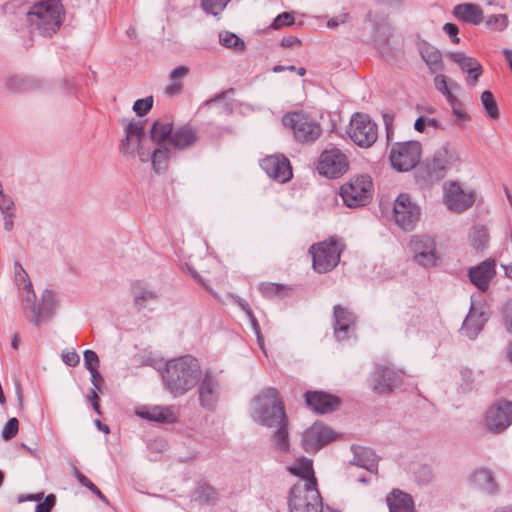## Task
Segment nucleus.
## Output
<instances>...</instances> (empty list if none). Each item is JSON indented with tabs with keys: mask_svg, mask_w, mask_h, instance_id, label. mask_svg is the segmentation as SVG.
Returning a JSON list of instances; mask_svg holds the SVG:
<instances>
[{
	"mask_svg": "<svg viewBox=\"0 0 512 512\" xmlns=\"http://www.w3.org/2000/svg\"><path fill=\"white\" fill-rule=\"evenodd\" d=\"M157 295L155 292L150 290H143L135 295V304L141 309L144 307V303L149 300H155Z\"/></svg>",
	"mask_w": 512,
	"mask_h": 512,
	"instance_id": "53",
	"label": "nucleus"
},
{
	"mask_svg": "<svg viewBox=\"0 0 512 512\" xmlns=\"http://www.w3.org/2000/svg\"><path fill=\"white\" fill-rule=\"evenodd\" d=\"M234 93V89L233 88H230L228 89L227 91H224L222 93H220L219 95H217L215 98L209 100L207 102V104H211V103H221V102H224L223 103V109L224 111L227 113V114H230L232 112V105L228 102H225V100L227 99L228 95L229 94H233Z\"/></svg>",
	"mask_w": 512,
	"mask_h": 512,
	"instance_id": "50",
	"label": "nucleus"
},
{
	"mask_svg": "<svg viewBox=\"0 0 512 512\" xmlns=\"http://www.w3.org/2000/svg\"><path fill=\"white\" fill-rule=\"evenodd\" d=\"M395 223L404 231H412L420 219V207L408 194H400L394 202Z\"/></svg>",
	"mask_w": 512,
	"mask_h": 512,
	"instance_id": "12",
	"label": "nucleus"
},
{
	"mask_svg": "<svg viewBox=\"0 0 512 512\" xmlns=\"http://www.w3.org/2000/svg\"><path fill=\"white\" fill-rule=\"evenodd\" d=\"M276 432L273 434V443L280 451H287L289 448V435L287 428V420L279 423Z\"/></svg>",
	"mask_w": 512,
	"mask_h": 512,
	"instance_id": "41",
	"label": "nucleus"
},
{
	"mask_svg": "<svg viewBox=\"0 0 512 512\" xmlns=\"http://www.w3.org/2000/svg\"><path fill=\"white\" fill-rule=\"evenodd\" d=\"M282 123L290 128L294 138L303 144L314 143L322 134L320 123L304 112L287 113L283 116Z\"/></svg>",
	"mask_w": 512,
	"mask_h": 512,
	"instance_id": "6",
	"label": "nucleus"
},
{
	"mask_svg": "<svg viewBox=\"0 0 512 512\" xmlns=\"http://www.w3.org/2000/svg\"><path fill=\"white\" fill-rule=\"evenodd\" d=\"M458 161V152L454 148L444 145L435 151L432 159L427 163V171L431 178L439 180L444 178L446 172Z\"/></svg>",
	"mask_w": 512,
	"mask_h": 512,
	"instance_id": "15",
	"label": "nucleus"
},
{
	"mask_svg": "<svg viewBox=\"0 0 512 512\" xmlns=\"http://www.w3.org/2000/svg\"><path fill=\"white\" fill-rule=\"evenodd\" d=\"M153 107V97L148 96L134 102L133 110L138 116L146 115Z\"/></svg>",
	"mask_w": 512,
	"mask_h": 512,
	"instance_id": "47",
	"label": "nucleus"
},
{
	"mask_svg": "<svg viewBox=\"0 0 512 512\" xmlns=\"http://www.w3.org/2000/svg\"><path fill=\"white\" fill-rule=\"evenodd\" d=\"M487 318L483 311H479L474 302H471V307L468 315L466 316L461 331L470 339H474L482 330Z\"/></svg>",
	"mask_w": 512,
	"mask_h": 512,
	"instance_id": "27",
	"label": "nucleus"
},
{
	"mask_svg": "<svg viewBox=\"0 0 512 512\" xmlns=\"http://www.w3.org/2000/svg\"><path fill=\"white\" fill-rule=\"evenodd\" d=\"M389 512H415L414 501L411 495L394 489L386 498Z\"/></svg>",
	"mask_w": 512,
	"mask_h": 512,
	"instance_id": "30",
	"label": "nucleus"
},
{
	"mask_svg": "<svg viewBox=\"0 0 512 512\" xmlns=\"http://www.w3.org/2000/svg\"><path fill=\"white\" fill-rule=\"evenodd\" d=\"M251 415L256 422L268 428L286 421L284 403L277 389L269 387L261 391L253 399Z\"/></svg>",
	"mask_w": 512,
	"mask_h": 512,
	"instance_id": "4",
	"label": "nucleus"
},
{
	"mask_svg": "<svg viewBox=\"0 0 512 512\" xmlns=\"http://www.w3.org/2000/svg\"><path fill=\"white\" fill-rule=\"evenodd\" d=\"M201 375L199 361L185 355L168 361L162 378L166 389L179 397L190 391L200 381Z\"/></svg>",
	"mask_w": 512,
	"mask_h": 512,
	"instance_id": "2",
	"label": "nucleus"
},
{
	"mask_svg": "<svg viewBox=\"0 0 512 512\" xmlns=\"http://www.w3.org/2000/svg\"><path fill=\"white\" fill-rule=\"evenodd\" d=\"M421 144L418 141L395 143L390 152L392 166L398 171H409L419 162Z\"/></svg>",
	"mask_w": 512,
	"mask_h": 512,
	"instance_id": "10",
	"label": "nucleus"
},
{
	"mask_svg": "<svg viewBox=\"0 0 512 512\" xmlns=\"http://www.w3.org/2000/svg\"><path fill=\"white\" fill-rule=\"evenodd\" d=\"M444 201L450 210L461 212L473 205L475 196L464 191L459 183L451 182L444 187Z\"/></svg>",
	"mask_w": 512,
	"mask_h": 512,
	"instance_id": "19",
	"label": "nucleus"
},
{
	"mask_svg": "<svg viewBox=\"0 0 512 512\" xmlns=\"http://www.w3.org/2000/svg\"><path fill=\"white\" fill-rule=\"evenodd\" d=\"M344 245L331 238L311 246L309 252L312 256L313 268L319 273H326L334 269L340 261Z\"/></svg>",
	"mask_w": 512,
	"mask_h": 512,
	"instance_id": "7",
	"label": "nucleus"
},
{
	"mask_svg": "<svg viewBox=\"0 0 512 512\" xmlns=\"http://www.w3.org/2000/svg\"><path fill=\"white\" fill-rule=\"evenodd\" d=\"M0 211L1 214L15 213L16 207L14 200L9 194H6L3 185L0 182Z\"/></svg>",
	"mask_w": 512,
	"mask_h": 512,
	"instance_id": "46",
	"label": "nucleus"
},
{
	"mask_svg": "<svg viewBox=\"0 0 512 512\" xmlns=\"http://www.w3.org/2000/svg\"><path fill=\"white\" fill-rule=\"evenodd\" d=\"M409 247L413 252L414 260L419 265L428 268L437 264L436 242L432 236L414 235L409 242Z\"/></svg>",
	"mask_w": 512,
	"mask_h": 512,
	"instance_id": "13",
	"label": "nucleus"
},
{
	"mask_svg": "<svg viewBox=\"0 0 512 512\" xmlns=\"http://www.w3.org/2000/svg\"><path fill=\"white\" fill-rule=\"evenodd\" d=\"M126 137L120 145V152L131 155L135 152V145L142 142L145 137L144 123L142 121L130 122L125 128Z\"/></svg>",
	"mask_w": 512,
	"mask_h": 512,
	"instance_id": "26",
	"label": "nucleus"
},
{
	"mask_svg": "<svg viewBox=\"0 0 512 512\" xmlns=\"http://www.w3.org/2000/svg\"><path fill=\"white\" fill-rule=\"evenodd\" d=\"M62 359L66 365L71 366V367L76 366L80 361L79 355L74 351H69V352L63 353Z\"/></svg>",
	"mask_w": 512,
	"mask_h": 512,
	"instance_id": "57",
	"label": "nucleus"
},
{
	"mask_svg": "<svg viewBox=\"0 0 512 512\" xmlns=\"http://www.w3.org/2000/svg\"><path fill=\"white\" fill-rule=\"evenodd\" d=\"M305 401L314 411L324 414L336 410L339 406V399L324 392H306Z\"/></svg>",
	"mask_w": 512,
	"mask_h": 512,
	"instance_id": "24",
	"label": "nucleus"
},
{
	"mask_svg": "<svg viewBox=\"0 0 512 512\" xmlns=\"http://www.w3.org/2000/svg\"><path fill=\"white\" fill-rule=\"evenodd\" d=\"M355 323L354 314L341 305L334 306V334L337 340L348 338V333Z\"/></svg>",
	"mask_w": 512,
	"mask_h": 512,
	"instance_id": "25",
	"label": "nucleus"
},
{
	"mask_svg": "<svg viewBox=\"0 0 512 512\" xmlns=\"http://www.w3.org/2000/svg\"><path fill=\"white\" fill-rule=\"evenodd\" d=\"M483 72L482 65L478 66L477 68L473 69V72H469L467 77L468 84L475 86L479 80V77L481 76Z\"/></svg>",
	"mask_w": 512,
	"mask_h": 512,
	"instance_id": "60",
	"label": "nucleus"
},
{
	"mask_svg": "<svg viewBox=\"0 0 512 512\" xmlns=\"http://www.w3.org/2000/svg\"><path fill=\"white\" fill-rule=\"evenodd\" d=\"M291 474L298 476V481L310 480L316 487V478L314 476L312 460L307 458L298 459L291 467H289Z\"/></svg>",
	"mask_w": 512,
	"mask_h": 512,
	"instance_id": "35",
	"label": "nucleus"
},
{
	"mask_svg": "<svg viewBox=\"0 0 512 512\" xmlns=\"http://www.w3.org/2000/svg\"><path fill=\"white\" fill-rule=\"evenodd\" d=\"M452 13L458 20L472 25H479L484 20L483 10L473 3L458 4Z\"/></svg>",
	"mask_w": 512,
	"mask_h": 512,
	"instance_id": "28",
	"label": "nucleus"
},
{
	"mask_svg": "<svg viewBox=\"0 0 512 512\" xmlns=\"http://www.w3.org/2000/svg\"><path fill=\"white\" fill-rule=\"evenodd\" d=\"M443 31L451 38L452 42L458 44L460 42V38L458 37L459 28L454 23H446L443 26Z\"/></svg>",
	"mask_w": 512,
	"mask_h": 512,
	"instance_id": "56",
	"label": "nucleus"
},
{
	"mask_svg": "<svg viewBox=\"0 0 512 512\" xmlns=\"http://www.w3.org/2000/svg\"><path fill=\"white\" fill-rule=\"evenodd\" d=\"M231 0H201L204 11L214 16L219 15Z\"/></svg>",
	"mask_w": 512,
	"mask_h": 512,
	"instance_id": "45",
	"label": "nucleus"
},
{
	"mask_svg": "<svg viewBox=\"0 0 512 512\" xmlns=\"http://www.w3.org/2000/svg\"><path fill=\"white\" fill-rule=\"evenodd\" d=\"M335 438L336 433L330 427L316 422L303 432L301 444L307 453H316Z\"/></svg>",
	"mask_w": 512,
	"mask_h": 512,
	"instance_id": "14",
	"label": "nucleus"
},
{
	"mask_svg": "<svg viewBox=\"0 0 512 512\" xmlns=\"http://www.w3.org/2000/svg\"><path fill=\"white\" fill-rule=\"evenodd\" d=\"M136 414L149 421H155L159 423H175L178 419L179 410L176 406H153L144 407L136 411Z\"/></svg>",
	"mask_w": 512,
	"mask_h": 512,
	"instance_id": "21",
	"label": "nucleus"
},
{
	"mask_svg": "<svg viewBox=\"0 0 512 512\" xmlns=\"http://www.w3.org/2000/svg\"><path fill=\"white\" fill-rule=\"evenodd\" d=\"M18 426L19 422L17 418L12 417L10 418L5 426L3 427V430L1 432V436L4 440H10L12 439L18 432Z\"/></svg>",
	"mask_w": 512,
	"mask_h": 512,
	"instance_id": "48",
	"label": "nucleus"
},
{
	"mask_svg": "<svg viewBox=\"0 0 512 512\" xmlns=\"http://www.w3.org/2000/svg\"><path fill=\"white\" fill-rule=\"evenodd\" d=\"M198 398L201 407L214 410L220 397V383L211 370H206L201 381L198 382Z\"/></svg>",
	"mask_w": 512,
	"mask_h": 512,
	"instance_id": "17",
	"label": "nucleus"
},
{
	"mask_svg": "<svg viewBox=\"0 0 512 512\" xmlns=\"http://www.w3.org/2000/svg\"><path fill=\"white\" fill-rule=\"evenodd\" d=\"M247 316H248V318H249V320L251 322V325H252V328L254 330V333L257 336L258 345L261 348V350L266 354V350H265V347H264V339H263V336L261 334L260 326H259V324L257 322V319L254 316L253 312H251L250 315H247Z\"/></svg>",
	"mask_w": 512,
	"mask_h": 512,
	"instance_id": "55",
	"label": "nucleus"
},
{
	"mask_svg": "<svg viewBox=\"0 0 512 512\" xmlns=\"http://www.w3.org/2000/svg\"><path fill=\"white\" fill-rule=\"evenodd\" d=\"M151 154L150 161L152 168L156 173L165 171L168 167V161L171 156V150L168 145H158Z\"/></svg>",
	"mask_w": 512,
	"mask_h": 512,
	"instance_id": "36",
	"label": "nucleus"
},
{
	"mask_svg": "<svg viewBox=\"0 0 512 512\" xmlns=\"http://www.w3.org/2000/svg\"><path fill=\"white\" fill-rule=\"evenodd\" d=\"M348 169L346 155L337 147L329 145L320 155L317 170L321 175L337 178Z\"/></svg>",
	"mask_w": 512,
	"mask_h": 512,
	"instance_id": "11",
	"label": "nucleus"
},
{
	"mask_svg": "<svg viewBox=\"0 0 512 512\" xmlns=\"http://www.w3.org/2000/svg\"><path fill=\"white\" fill-rule=\"evenodd\" d=\"M173 131V123L168 120H156L149 131L151 141L157 145H169Z\"/></svg>",
	"mask_w": 512,
	"mask_h": 512,
	"instance_id": "32",
	"label": "nucleus"
},
{
	"mask_svg": "<svg viewBox=\"0 0 512 512\" xmlns=\"http://www.w3.org/2000/svg\"><path fill=\"white\" fill-rule=\"evenodd\" d=\"M294 16L289 12H283L278 15L271 24V27L274 29H280L284 26H290L294 24Z\"/></svg>",
	"mask_w": 512,
	"mask_h": 512,
	"instance_id": "49",
	"label": "nucleus"
},
{
	"mask_svg": "<svg viewBox=\"0 0 512 512\" xmlns=\"http://www.w3.org/2000/svg\"><path fill=\"white\" fill-rule=\"evenodd\" d=\"M435 87L438 91H440L442 94L446 93V91H449L447 86L446 77L444 75H437L434 78Z\"/></svg>",
	"mask_w": 512,
	"mask_h": 512,
	"instance_id": "61",
	"label": "nucleus"
},
{
	"mask_svg": "<svg viewBox=\"0 0 512 512\" xmlns=\"http://www.w3.org/2000/svg\"><path fill=\"white\" fill-rule=\"evenodd\" d=\"M134 145H135V150L137 151V155H138L140 161L143 163L149 162L152 153H150L148 150H146L144 148V146L142 145V142L139 144H134Z\"/></svg>",
	"mask_w": 512,
	"mask_h": 512,
	"instance_id": "58",
	"label": "nucleus"
},
{
	"mask_svg": "<svg viewBox=\"0 0 512 512\" xmlns=\"http://www.w3.org/2000/svg\"><path fill=\"white\" fill-rule=\"evenodd\" d=\"M353 459L351 463L358 467L364 468L371 473L377 472L378 459L375 452L366 447L352 446Z\"/></svg>",
	"mask_w": 512,
	"mask_h": 512,
	"instance_id": "29",
	"label": "nucleus"
},
{
	"mask_svg": "<svg viewBox=\"0 0 512 512\" xmlns=\"http://www.w3.org/2000/svg\"><path fill=\"white\" fill-rule=\"evenodd\" d=\"M393 120H394L393 114H391L389 112H385L383 114V122H384L386 132H387V139H390V137L393 133V131H392Z\"/></svg>",
	"mask_w": 512,
	"mask_h": 512,
	"instance_id": "62",
	"label": "nucleus"
},
{
	"mask_svg": "<svg viewBox=\"0 0 512 512\" xmlns=\"http://www.w3.org/2000/svg\"><path fill=\"white\" fill-rule=\"evenodd\" d=\"M84 362H85L86 368L89 371L98 369L99 358H98V355L96 354V352H94L93 350H85L84 351Z\"/></svg>",
	"mask_w": 512,
	"mask_h": 512,
	"instance_id": "51",
	"label": "nucleus"
},
{
	"mask_svg": "<svg viewBox=\"0 0 512 512\" xmlns=\"http://www.w3.org/2000/svg\"><path fill=\"white\" fill-rule=\"evenodd\" d=\"M62 5L58 0H44L35 3L27 11V23L31 33L51 36L62 25Z\"/></svg>",
	"mask_w": 512,
	"mask_h": 512,
	"instance_id": "3",
	"label": "nucleus"
},
{
	"mask_svg": "<svg viewBox=\"0 0 512 512\" xmlns=\"http://www.w3.org/2000/svg\"><path fill=\"white\" fill-rule=\"evenodd\" d=\"M219 42L226 48H233L235 51H243L245 43L236 34L231 32H221L219 34Z\"/></svg>",
	"mask_w": 512,
	"mask_h": 512,
	"instance_id": "43",
	"label": "nucleus"
},
{
	"mask_svg": "<svg viewBox=\"0 0 512 512\" xmlns=\"http://www.w3.org/2000/svg\"><path fill=\"white\" fill-rule=\"evenodd\" d=\"M419 53L431 73L442 69V55L440 51L429 43L423 41L419 44Z\"/></svg>",
	"mask_w": 512,
	"mask_h": 512,
	"instance_id": "33",
	"label": "nucleus"
},
{
	"mask_svg": "<svg viewBox=\"0 0 512 512\" xmlns=\"http://www.w3.org/2000/svg\"><path fill=\"white\" fill-rule=\"evenodd\" d=\"M347 132L351 140L363 148L370 147L378 137L377 125L363 113H356L352 116Z\"/></svg>",
	"mask_w": 512,
	"mask_h": 512,
	"instance_id": "9",
	"label": "nucleus"
},
{
	"mask_svg": "<svg viewBox=\"0 0 512 512\" xmlns=\"http://www.w3.org/2000/svg\"><path fill=\"white\" fill-rule=\"evenodd\" d=\"M509 20L506 14L490 15L486 18L485 24L494 31L502 32L508 26Z\"/></svg>",
	"mask_w": 512,
	"mask_h": 512,
	"instance_id": "44",
	"label": "nucleus"
},
{
	"mask_svg": "<svg viewBox=\"0 0 512 512\" xmlns=\"http://www.w3.org/2000/svg\"><path fill=\"white\" fill-rule=\"evenodd\" d=\"M470 482L475 488L488 495H494L498 492V485L492 473L487 469L474 471L470 477Z\"/></svg>",
	"mask_w": 512,
	"mask_h": 512,
	"instance_id": "31",
	"label": "nucleus"
},
{
	"mask_svg": "<svg viewBox=\"0 0 512 512\" xmlns=\"http://www.w3.org/2000/svg\"><path fill=\"white\" fill-rule=\"evenodd\" d=\"M481 103L485 110L486 116L490 119H498L500 116L498 105L494 99L492 92L484 91L481 94Z\"/></svg>",
	"mask_w": 512,
	"mask_h": 512,
	"instance_id": "42",
	"label": "nucleus"
},
{
	"mask_svg": "<svg viewBox=\"0 0 512 512\" xmlns=\"http://www.w3.org/2000/svg\"><path fill=\"white\" fill-rule=\"evenodd\" d=\"M402 382V373L389 367H376L371 375V388L377 394L391 393Z\"/></svg>",
	"mask_w": 512,
	"mask_h": 512,
	"instance_id": "16",
	"label": "nucleus"
},
{
	"mask_svg": "<svg viewBox=\"0 0 512 512\" xmlns=\"http://www.w3.org/2000/svg\"><path fill=\"white\" fill-rule=\"evenodd\" d=\"M365 20L372 25L376 34H386L389 30L388 16L381 10H370L366 14Z\"/></svg>",
	"mask_w": 512,
	"mask_h": 512,
	"instance_id": "37",
	"label": "nucleus"
},
{
	"mask_svg": "<svg viewBox=\"0 0 512 512\" xmlns=\"http://www.w3.org/2000/svg\"><path fill=\"white\" fill-rule=\"evenodd\" d=\"M504 318L508 330L512 332V300L505 305Z\"/></svg>",
	"mask_w": 512,
	"mask_h": 512,
	"instance_id": "63",
	"label": "nucleus"
},
{
	"mask_svg": "<svg viewBox=\"0 0 512 512\" xmlns=\"http://www.w3.org/2000/svg\"><path fill=\"white\" fill-rule=\"evenodd\" d=\"M416 478L419 483L427 484L433 478L432 469L429 466H421L416 471Z\"/></svg>",
	"mask_w": 512,
	"mask_h": 512,
	"instance_id": "54",
	"label": "nucleus"
},
{
	"mask_svg": "<svg viewBox=\"0 0 512 512\" xmlns=\"http://www.w3.org/2000/svg\"><path fill=\"white\" fill-rule=\"evenodd\" d=\"M15 279L19 287L22 286L21 306L25 318L39 327L42 323L49 321L56 307V298L53 291L46 289L41 295L40 302H37L36 294L32 283L24 268L18 262L14 265Z\"/></svg>",
	"mask_w": 512,
	"mask_h": 512,
	"instance_id": "1",
	"label": "nucleus"
},
{
	"mask_svg": "<svg viewBox=\"0 0 512 512\" xmlns=\"http://www.w3.org/2000/svg\"><path fill=\"white\" fill-rule=\"evenodd\" d=\"M56 503V497L54 494H49L45 497L43 502L36 505L35 512H50Z\"/></svg>",
	"mask_w": 512,
	"mask_h": 512,
	"instance_id": "52",
	"label": "nucleus"
},
{
	"mask_svg": "<svg viewBox=\"0 0 512 512\" xmlns=\"http://www.w3.org/2000/svg\"><path fill=\"white\" fill-rule=\"evenodd\" d=\"M192 500L200 504L214 505L218 501V493L212 486L201 484L195 489Z\"/></svg>",
	"mask_w": 512,
	"mask_h": 512,
	"instance_id": "38",
	"label": "nucleus"
},
{
	"mask_svg": "<svg viewBox=\"0 0 512 512\" xmlns=\"http://www.w3.org/2000/svg\"><path fill=\"white\" fill-rule=\"evenodd\" d=\"M198 138L197 129L189 124H184L175 129L173 128L171 138H169V145L179 150H185L194 146Z\"/></svg>",
	"mask_w": 512,
	"mask_h": 512,
	"instance_id": "23",
	"label": "nucleus"
},
{
	"mask_svg": "<svg viewBox=\"0 0 512 512\" xmlns=\"http://www.w3.org/2000/svg\"><path fill=\"white\" fill-rule=\"evenodd\" d=\"M288 507L290 512H321L322 500L314 483L297 481L289 491Z\"/></svg>",
	"mask_w": 512,
	"mask_h": 512,
	"instance_id": "5",
	"label": "nucleus"
},
{
	"mask_svg": "<svg viewBox=\"0 0 512 512\" xmlns=\"http://www.w3.org/2000/svg\"><path fill=\"white\" fill-rule=\"evenodd\" d=\"M496 263L494 260H485L479 265L469 269V279L473 285L479 290L486 291L489 287L490 281L496 274Z\"/></svg>",
	"mask_w": 512,
	"mask_h": 512,
	"instance_id": "22",
	"label": "nucleus"
},
{
	"mask_svg": "<svg viewBox=\"0 0 512 512\" xmlns=\"http://www.w3.org/2000/svg\"><path fill=\"white\" fill-rule=\"evenodd\" d=\"M471 245L477 250H483L488 246L490 236L484 226H475L470 232Z\"/></svg>",
	"mask_w": 512,
	"mask_h": 512,
	"instance_id": "39",
	"label": "nucleus"
},
{
	"mask_svg": "<svg viewBox=\"0 0 512 512\" xmlns=\"http://www.w3.org/2000/svg\"><path fill=\"white\" fill-rule=\"evenodd\" d=\"M372 188L371 177L359 175L341 186L340 195L348 207H360L372 199Z\"/></svg>",
	"mask_w": 512,
	"mask_h": 512,
	"instance_id": "8",
	"label": "nucleus"
},
{
	"mask_svg": "<svg viewBox=\"0 0 512 512\" xmlns=\"http://www.w3.org/2000/svg\"><path fill=\"white\" fill-rule=\"evenodd\" d=\"M91 373V382L93 384V386L100 390L101 389V386L103 385L104 383V379L103 377L101 376V374L99 373L98 369L96 370H91L89 371Z\"/></svg>",
	"mask_w": 512,
	"mask_h": 512,
	"instance_id": "64",
	"label": "nucleus"
},
{
	"mask_svg": "<svg viewBox=\"0 0 512 512\" xmlns=\"http://www.w3.org/2000/svg\"><path fill=\"white\" fill-rule=\"evenodd\" d=\"M472 374H473L472 371L470 369H468V368H464V369L461 370V377H462V380L465 383L464 390H470L471 389L472 384L474 382Z\"/></svg>",
	"mask_w": 512,
	"mask_h": 512,
	"instance_id": "59",
	"label": "nucleus"
},
{
	"mask_svg": "<svg viewBox=\"0 0 512 512\" xmlns=\"http://www.w3.org/2000/svg\"><path fill=\"white\" fill-rule=\"evenodd\" d=\"M449 58L454 63L458 64L460 69L465 73L473 72L474 68L481 65L477 59L467 56L462 52H451L449 53Z\"/></svg>",
	"mask_w": 512,
	"mask_h": 512,
	"instance_id": "40",
	"label": "nucleus"
},
{
	"mask_svg": "<svg viewBox=\"0 0 512 512\" xmlns=\"http://www.w3.org/2000/svg\"><path fill=\"white\" fill-rule=\"evenodd\" d=\"M261 167L270 178L282 183L290 180L292 177L290 162L284 156H268L262 160Z\"/></svg>",
	"mask_w": 512,
	"mask_h": 512,
	"instance_id": "20",
	"label": "nucleus"
},
{
	"mask_svg": "<svg viewBox=\"0 0 512 512\" xmlns=\"http://www.w3.org/2000/svg\"><path fill=\"white\" fill-rule=\"evenodd\" d=\"M486 426L490 431L499 433L512 424V402L500 401L486 412Z\"/></svg>",
	"mask_w": 512,
	"mask_h": 512,
	"instance_id": "18",
	"label": "nucleus"
},
{
	"mask_svg": "<svg viewBox=\"0 0 512 512\" xmlns=\"http://www.w3.org/2000/svg\"><path fill=\"white\" fill-rule=\"evenodd\" d=\"M189 74V68L187 66H178L174 68L169 75L171 84L165 88V94L173 97L182 93L183 91V79Z\"/></svg>",
	"mask_w": 512,
	"mask_h": 512,
	"instance_id": "34",
	"label": "nucleus"
}]
</instances>
